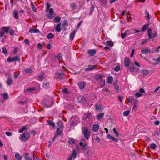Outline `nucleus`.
<instances>
[{"instance_id": "1", "label": "nucleus", "mask_w": 160, "mask_h": 160, "mask_svg": "<svg viewBox=\"0 0 160 160\" xmlns=\"http://www.w3.org/2000/svg\"><path fill=\"white\" fill-rule=\"evenodd\" d=\"M82 133L86 139L88 140L90 135V132L89 131L88 129L86 127H84L82 129Z\"/></svg>"}, {"instance_id": "2", "label": "nucleus", "mask_w": 160, "mask_h": 160, "mask_svg": "<svg viewBox=\"0 0 160 160\" xmlns=\"http://www.w3.org/2000/svg\"><path fill=\"white\" fill-rule=\"evenodd\" d=\"M30 136V134L28 132H26L21 135L20 140L23 142L26 141Z\"/></svg>"}, {"instance_id": "3", "label": "nucleus", "mask_w": 160, "mask_h": 160, "mask_svg": "<svg viewBox=\"0 0 160 160\" xmlns=\"http://www.w3.org/2000/svg\"><path fill=\"white\" fill-rule=\"evenodd\" d=\"M10 29V28L9 27L7 28L5 27H2L0 30V37H2L5 32L7 33H8Z\"/></svg>"}, {"instance_id": "4", "label": "nucleus", "mask_w": 160, "mask_h": 160, "mask_svg": "<svg viewBox=\"0 0 160 160\" xmlns=\"http://www.w3.org/2000/svg\"><path fill=\"white\" fill-rule=\"evenodd\" d=\"M80 145L81 147V148L83 150H86L88 148V146L86 144V142L85 140L83 139H82L79 142Z\"/></svg>"}, {"instance_id": "5", "label": "nucleus", "mask_w": 160, "mask_h": 160, "mask_svg": "<svg viewBox=\"0 0 160 160\" xmlns=\"http://www.w3.org/2000/svg\"><path fill=\"white\" fill-rule=\"evenodd\" d=\"M56 75L58 76V78L59 79H62L64 78L65 74L60 70H58L56 72Z\"/></svg>"}, {"instance_id": "6", "label": "nucleus", "mask_w": 160, "mask_h": 160, "mask_svg": "<svg viewBox=\"0 0 160 160\" xmlns=\"http://www.w3.org/2000/svg\"><path fill=\"white\" fill-rule=\"evenodd\" d=\"M141 52L142 54H146L150 52L153 53V51L152 50H150L149 48L147 47L141 50Z\"/></svg>"}, {"instance_id": "7", "label": "nucleus", "mask_w": 160, "mask_h": 160, "mask_svg": "<svg viewBox=\"0 0 160 160\" xmlns=\"http://www.w3.org/2000/svg\"><path fill=\"white\" fill-rule=\"evenodd\" d=\"M17 60L19 61H20L19 56H18V58H17V57H14L13 58H12L10 57H9L7 59V61L9 62H12L14 61H16Z\"/></svg>"}, {"instance_id": "8", "label": "nucleus", "mask_w": 160, "mask_h": 160, "mask_svg": "<svg viewBox=\"0 0 160 160\" xmlns=\"http://www.w3.org/2000/svg\"><path fill=\"white\" fill-rule=\"evenodd\" d=\"M78 99L79 102L83 104H85L86 103V100L85 98L82 96L78 97Z\"/></svg>"}, {"instance_id": "9", "label": "nucleus", "mask_w": 160, "mask_h": 160, "mask_svg": "<svg viewBox=\"0 0 160 160\" xmlns=\"http://www.w3.org/2000/svg\"><path fill=\"white\" fill-rule=\"evenodd\" d=\"M77 152L75 149H73L71 155L68 157L67 160H72V158L75 159L76 157Z\"/></svg>"}, {"instance_id": "10", "label": "nucleus", "mask_w": 160, "mask_h": 160, "mask_svg": "<svg viewBox=\"0 0 160 160\" xmlns=\"http://www.w3.org/2000/svg\"><path fill=\"white\" fill-rule=\"evenodd\" d=\"M97 66V65H88V67L86 68L85 70L86 71H91L95 69Z\"/></svg>"}, {"instance_id": "11", "label": "nucleus", "mask_w": 160, "mask_h": 160, "mask_svg": "<svg viewBox=\"0 0 160 160\" xmlns=\"http://www.w3.org/2000/svg\"><path fill=\"white\" fill-rule=\"evenodd\" d=\"M71 121H75V122L77 124L80 121V118L78 116H74L72 117L71 119Z\"/></svg>"}, {"instance_id": "12", "label": "nucleus", "mask_w": 160, "mask_h": 160, "mask_svg": "<svg viewBox=\"0 0 160 160\" xmlns=\"http://www.w3.org/2000/svg\"><path fill=\"white\" fill-rule=\"evenodd\" d=\"M13 82L12 80V78L10 77H8V79L6 81V83L8 86H10Z\"/></svg>"}, {"instance_id": "13", "label": "nucleus", "mask_w": 160, "mask_h": 160, "mask_svg": "<svg viewBox=\"0 0 160 160\" xmlns=\"http://www.w3.org/2000/svg\"><path fill=\"white\" fill-rule=\"evenodd\" d=\"M88 52L91 56H93L96 54V50L92 49L89 50L88 51Z\"/></svg>"}, {"instance_id": "14", "label": "nucleus", "mask_w": 160, "mask_h": 160, "mask_svg": "<svg viewBox=\"0 0 160 160\" xmlns=\"http://www.w3.org/2000/svg\"><path fill=\"white\" fill-rule=\"evenodd\" d=\"M61 23H59L58 24H57L55 27V30L58 32H60L61 30Z\"/></svg>"}, {"instance_id": "15", "label": "nucleus", "mask_w": 160, "mask_h": 160, "mask_svg": "<svg viewBox=\"0 0 160 160\" xmlns=\"http://www.w3.org/2000/svg\"><path fill=\"white\" fill-rule=\"evenodd\" d=\"M124 65L126 67H128L129 65V59L127 57H126L125 58Z\"/></svg>"}, {"instance_id": "16", "label": "nucleus", "mask_w": 160, "mask_h": 160, "mask_svg": "<svg viewBox=\"0 0 160 160\" xmlns=\"http://www.w3.org/2000/svg\"><path fill=\"white\" fill-rule=\"evenodd\" d=\"M39 31L38 29L30 28L29 29V32L30 33H38Z\"/></svg>"}, {"instance_id": "17", "label": "nucleus", "mask_w": 160, "mask_h": 160, "mask_svg": "<svg viewBox=\"0 0 160 160\" xmlns=\"http://www.w3.org/2000/svg\"><path fill=\"white\" fill-rule=\"evenodd\" d=\"M49 85V82L47 80H45L43 83V86L45 88H47Z\"/></svg>"}, {"instance_id": "18", "label": "nucleus", "mask_w": 160, "mask_h": 160, "mask_svg": "<svg viewBox=\"0 0 160 160\" xmlns=\"http://www.w3.org/2000/svg\"><path fill=\"white\" fill-rule=\"evenodd\" d=\"M99 129V125L98 124H94L93 127V131L95 132L98 131Z\"/></svg>"}, {"instance_id": "19", "label": "nucleus", "mask_w": 160, "mask_h": 160, "mask_svg": "<svg viewBox=\"0 0 160 160\" xmlns=\"http://www.w3.org/2000/svg\"><path fill=\"white\" fill-rule=\"evenodd\" d=\"M47 122L48 123V124L49 125L52 126V127L53 128H55V124L52 121L50 120H48L47 121Z\"/></svg>"}, {"instance_id": "20", "label": "nucleus", "mask_w": 160, "mask_h": 160, "mask_svg": "<svg viewBox=\"0 0 160 160\" xmlns=\"http://www.w3.org/2000/svg\"><path fill=\"white\" fill-rule=\"evenodd\" d=\"M128 32H129V30H127L124 33H121V38L122 39H124V38L127 35L128 33Z\"/></svg>"}, {"instance_id": "21", "label": "nucleus", "mask_w": 160, "mask_h": 160, "mask_svg": "<svg viewBox=\"0 0 160 160\" xmlns=\"http://www.w3.org/2000/svg\"><path fill=\"white\" fill-rule=\"evenodd\" d=\"M85 85L86 83L83 82H80L78 84V86L81 89L83 88Z\"/></svg>"}, {"instance_id": "22", "label": "nucleus", "mask_w": 160, "mask_h": 160, "mask_svg": "<svg viewBox=\"0 0 160 160\" xmlns=\"http://www.w3.org/2000/svg\"><path fill=\"white\" fill-rule=\"evenodd\" d=\"M58 128L60 129H62L63 127L62 122L61 120L59 121L58 122Z\"/></svg>"}, {"instance_id": "23", "label": "nucleus", "mask_w": 160, "mask_h": 160, "mask_svg": "<svg viewBox=\"0 0 160 160\" xmlns=\"http://www.w3.org/2000/svg\"><path fill=\"white\" fill-rule=\"evenodd\" d=\"M158 36V33L157 32H156L148 36L149 39H152L153 38H155L156 37Z\"/></svg>"}, {"instance_id": "24", "label": "nucleus", "mask_w": 160, "mask_h": 160, "mask_svg": "<svg viewBox=\"0 0 160 160\" xmlns=\"http://www.w3.org/2000/svg\"><path fill=\"white\" fill-rule=\"evenodd\" d=\"M75 33V30L73 31L70 34V39L71 41H72L74 38Z\"/></svg>"}, {"instance_id": "25", "label": "nucleus", "mask_w": 160, "mask_h": 160, "mask_svg": "<svg viewBox=\"0 0 160 160\" xmlns=\"http://www.w3.org/2000/svg\"><path fill=\"white\" fill-rule=\"evenodd\" d=\"M24 158L26 160H32V158L29 156V153L28 152L26 153L24 156Z\"/></svg>"}, {"instance_id": "26", "label": "nucleus", "mask_w": 160, "mask_h": 160, "mask_svg": "<svg viewBox=\"0 0 160 160\" xmlns=\"http://www.w3.org/2000/svg\"><path fill=\"white\" fill-rule=\"evenodd\" d=\"M141 72L142 75H143V76H145L148 74L149 73V72L147 70H143Z\"/></svg>"}, {"instance_id": "27", "label": "nucleus", "mask_w": 160, "mask_h": 160, "mask_svg": "<svg viewBox=\"0 0 160 160\" xmlns=\"http://www.w3.org/2000/svg\"><path fill=\"white\" fill-rule=\"evenodd\" d=\"M24 71L27 73H32V70L30 68H28L24 69Z\"/></svg>"}, {"instance_id": "28", "label": "nucleus", "mask_w": 160, "mask_h": 160, "mask_svg": "<svg viewBox=\"0 0 160 160\" xmlns=\"http://www.w3.org/2000/svg\"><path fill=\"white\" fill-rule=\"evenodd\" d=\"M117 81H116L114 83L113 85H114V88L116 89V91L117 92H118L119 87L117 85Z\"/></svg>"}, {"instance_id": "29", "label": "nucleus", "mask_w": 160, "mask_h": 160, "mask_svg": "<svg viewBox=\"0 0 160 160\" xmlns=\"http://www.w3.org/2000/svg\"><path fill=\"white\" fill-rule=\"evenodd\" d=\"M103 75L102 74L97 75L95 77V79L97 80H99L102 78Z\"/></svg>"}, {"instance_id": "30", "label": "nucleus", "mask_w": 160, "mask_h": 160, "mask_svg": "<svg viewBox=\"0 0 160 160\" xmlns=\"http://www.w3.org/2000/svg\"><path fill=\"white\" fill-rule=\"evenodd\" d=\"M13 15L14 17L16 19H18V12L17 10H14L13 12Z\"/></svg>"}, {"instance_id": "31", "label": "nucleus", "mask_w": 160, "mask_h": 160, "mask_svg": "<svg viewBox=\"0 0 160 160\" xmlns=\"http://www.w3.org/2000/svg\"><path fill=\"white\" fill-rule=\"evenodd\" d=\"M104 115V113H101L98 114L97 116V119L98 120L100 119L103 117Z\"/></svg>"}, {"instance_id": "32", "label": "nucleus", "mask_w": 160, "mask_h": 160, "mask_svg": "<svg viewBox=\"0 0 160 160\" xmlns=\"http://www.w3.org/2000/svg\"><path fill=\"white\" fill-rule=\"evenodd\" d=\"M61 20V19L60 17L58 16H56L54 18V20L55 21H54V22L58 23L60 22Z\"/></svg>"}, {"instance_id": "33", "label": "nucleus", "mask_w": 160, "mask_h": 160, "mask_svg": "<svg viewBox=\"0 0 160 160\" xmlns=\"http://www.w3.org/2000/svg\"><path fill=\"white\" fill-rule=\"evenodd\" d=\"M95 107L96 109L97 110H98L99 111H100V110H102V109L101 107L102 106L101 105H98L97 104H96L95 105Z\"/></svg>"}, {"instance_id": "34", "label": "nucleus", "mask_w": 160, "mask_h": 160, "mask_svg": "<svg viewBox=\"0 0 160 160\" xmlns=\"http://www.w3.org/2000/svg\"><path fill=\"white\" fill-rule=\"evenodd\" d=\"M149 27V24H146L144 25L142 28V31H144L147 29Z\"/></svg>"}, {"instance_id": "35", "label": "nucleus", "mask_w": 160, "mask_h": 160, "mask_svg": "<svg viewBox=\"0 0 160 160\" xmlns=\"http://www.w3.org/2000/svg\"><path fill=\"white\" fill-rule=\"evenodd\" d=\"M45 77V75L42 74V75L38 76L39 80L40 81H42L44 78Z\"/></svg>"}, {"instance_id": "36", "label": "nucleus", "mask_w": 160, "mask_h": 160, "mask_svg": "<svg viewBox=\"0 0 160 160\" xmlns=\"http://www.w3.org/2000/svg\"><path fill=\"white\" fill-rule=\"evenodd\" d=\"M28 128V127L26 126L23 127L21 130H19V132L21 133L25 130H26Z\"/></svg>"}, {"instance_id": "37", "label": "nucleus", "mask_w": 160, "mask_h": 160, "mask_svg": "<svg viewBox=\"0 0 160 160\" xmlns=\"http://www.w3.org/2000/svg\"><path fill=\"white\" fill-rule=\"evenodd\" d=\"M47 37L48 39H52L54 37V35L52 33H50L48 35Z\"/></svg>"}, {"instance_id": "38", "label": "nucleus", "mask_w": 160, "mask_h": 160, "mask_svg": "<svg viewBox=\"0 0 160 160\" xmlns=\"http://www.w3.org/2000/svg\"><path fill=\"white\" fill-rule=\"evenodd\" d=\"M2 95L4 99H8V93L5 92H3V93H2Z\"/></svg>"}, {"instance_id": "39", "label": "nucleus", "mask_w": 160, "mask_h": 160, "mask_svg": "<svg viewBox=\"0 0 160 160\" xmlns=\"http://www.w3.org/2000/svg\"><path fill=\"white\" fill-rule=\"evenodd\" d=\"M94 5H92L91 6L90 8V12L89 13V15H91L92 14L94 11Z\"/></svg>"}, {"instance_id": "40", "label": "nucleus", "mask_w": 160, "mask_h": 160, "mask_svg": "<svg viewBox=\"0 0 160 160\" xmlns=\"http://www.w3.org/2000/svg\"><path fill=\"white\" fill-rule=\"evenodd\" d=\"M15 157L18 160H21L22 159V157H21L20 155L18 153L15 154Z\"/></svg>"}, {"instance_id": "41", "label": "nucleus", "mask_w": 160, "mask_h": 160, "mask_svg": "<svg viewBox=\"0 0 160 160\" xmlns=\"http://www.w3.org/2000/svg\"><path fill=\"white\" fill-rule=\"evenodd\" d=\"M113 78L112 77L109 76L108 77V82L109 83H111L113 80Z\"/></svg>"}, {"instance_id": "42", "label": "nucleus", "mask_w": 160, "mask_h": 160, "mask_svg": "<svg viewBox=\"0 0 160 160\" xmlns=\"http://www.w3.org/2000/svg\"><path fill=\"white\" fill-rule=\"evenodd\" d=\"M129 112L130 111L129 110L125 111L123 112L122 114L123 115L127 116L129 114Z\"/></svg>"}, {"instance_id": "43", "label": "nucleus", "mask_w": 160, "mask_h": 160, "mask_svg": "<svg viewBox=\"0 0 160 160\" xmlns=\"http://www.w3.org/2000/svg\"><path fill=\"white\" fill-rule=\"evenodd\" d=\"M56 133H57L59 135H61L62 134L61 131L60 130V128H57Z\"/></svg>"}, {"instance_id": "44", "label": "nucleus", "mask_w": 160, "mask_h": 160, "mask_svg": "<svg viewBox=\"0 0 160 160\" xmlns=\"http://www.w3.org/2000/svg\"><path fill=\"white\" fill-rule=\"evenodd\" d=\"M106 43L107 45L110 46H112L113 45V43L111 41H108Z\"/></svg>"}, {"instance_id": "45", "label": "nucleus", "mask_w": 160, "mask_h": 160, "mask_svg": "<svg viewBox=\"0 0 160 160\" xmlns=\"http://www.w3.org/2000/svg\"><path fill=\"white\" fill-rule=\"evenodd\" d=\"M156 147V145L154 143L151 144L150 145V148L152 149H155Z\"/></svg>"}, {"instance_id": "46", "label": "nucleus", "mask_w": 160, "mask_h": 160, "mask_svg": "<svg viewBox=\"0 0 160 160\" xmlns=\"http://www.w3.org/2000/svg\"><path fill=\"white\" fill-rule=\"evenodd\" d=\"M105 80L102 79L101 81V88H102L105 85Z\"/></svg>"}, {"instance_id": "47", "label": "nucleus", "mask_w": 160, "mask_h": 160, "mask_svg": "<svg viewBox=\"0 0 160 160\" xmlns=\"http://www.w3.org/2000/svg\"><path fill=\"white\" fill-rule=\"evenodd\" d=\"M31 7H32V8L33 10V11L34 12H36V9L35 8L32 2L31 3Z\"/></svg>"}, {"instance_id": "48", "label": "nucleus", "mask_w": 160, "mask_h": 160, "mask_svg": "<svg viewBox=\"0 0 160 160\" xmlns=\"http://www.w3.org/2000/svg\"><path fill=\"white\" fill-rule=\"evenodd\" d=\"M68 142L69 143L72 144H73L75 143V141L74 139H70L68 141Z\"/></svg>"}, {"instance_id": "49", "label": "nucleus", "mask_w": 160, "mask_h": 160, "mask_svg": "<svg viewBox=\"0 0 160 160\" xmlns=\"http://www.w3.org/2000/svg\"><path fill=\"white\" fill-rule=\"evenodd\" d=\"M62 92H64L66 94H68L69 93V92L68 91L67 88H65L64 89H63L62 90Z\"/></svg>"}, {"instance_id": "50", "label": "nucleus", "mask_w": 160, "mask_h": 160, "mask_svg": "<svg viewBox=\"0 0 160 160\" xmlns=\"http://www.w3.org/2000/svg\"><path fill=\"white\" fill-rule=\"evenodd\" d=\"M113 132H114L115 134V136L116 137H118L119 134V133L116 132V130L115 128H113Z\"/></svg>"}, {"instance_id": "51", "label": "nucleus", "mask_w": 160, "mask_h": 160, "mask_svg": "<svg viewBox=\"0 0 160 160\" xmlns=\"http://www.w3.org/2000/svg\"><path fill=\"white\" fill-rule=\"evenodd\" d=\"M145 12L147 14V17H148V18H147L148 20H149L150 19V17L149 16V12L147 10L145 11Z\"/></svg>"}, {"instance_id": "52", "label": "nucleus", "mask_w": 160, "mask_h": 160, "mask_svg": "<svg viewBox=\"0 0 160 160\" xmlns=\"http://www.w3.org/2000/svg\"><path fill=\"white\" fill-rule=\"evenodd\" d=\"M68 22L67 20H64L63 22V23H62V25L64 27H65L66 26L68 25Z\"/></svg>"}, {"instance_id": "53", "label": "nucleus", "mask_w": 160, "mask_h": 160, "mask_svg": "<svg viewBox=\"0 0 160 160\" xmlns=\"http://www.w3.org/2000/svg\"><path fill=\"white\" fill-rule=\"evenodd\" d=\"M71 122H72L70 124L71 127H74L75 126L77 125L75 121H71Z\"/></svg>"}, {"instance_id": "54", "label": "nucleus", "mask_w": 160, "mask_h": 160, "mask_svg": "<svg viewBox=\"0 0 160 160\" xmlns=\"http://www.w3.org/2000/svg\"><path fill=\"white\" fill-rule=\"evenodd\" d=\"M91 116V114L90 113H88L87 114V115L85 118V120H87L88 118H90Z\"/></svg>"}, {"instance_id": "55", "label": "nucleus", "mask_w": 160, "mask_h": 160, "mask_svg": "<svg viewBox=\"0 0 160 160\" xmlns=\"http://www.w3.org/2000/svg\"><path fill=\"white\" fill-rule=\"evenodd\" d=\"M48 11H49V14H50L51 15H53L54 12L53 9L50 8L49 9Z\"/></svg>"}, {"instance_id": "56", "label": "nucleus", "mask_w": 160, "mask_h": 160, "mask_svg": "<svg viewBox=\"0 0 160 160\" xmlns=\"http://www.w3.org/2000/svg\"><path fill=\"white\" fill-rule=\"evenodd\" d=\"M35 90H36V88H35L33 87V88H29L27 90V91H28V92L31 91H34Z\"/></svg>"}, {"instance_id": "57", "label": "nucleus", "mask_w": 160, "mask_h": 160, "mask_svg": "<svg viewBox=\"0 0 160 160\" xmlns=\"http://www.w3.org/2000/svg\"><path fill=\"white\" fill-rule=\"evenodd\" d=\"M38 48L39 49H41L42 48V45L40 43H39L38 44Z\"/></svg>"}, {"instance_id": "58", "label": "nucleus", "mask_w": 160, "mask_h": 160, "mask_svg": "<svg viewBox=\"0 0 160 160\" xmlns=\"http://www.w3.org/2000/svg\"><path fill=\"white\" fill-rule=\"evenodd\" d=\"M120 69V68L119 66H117L115 68L114 70L115 71L118 72L119 70Z\"/></svg>"}, {"instance_id": "59", "label": "nucleus", "mask_w": 160, "mask_h": 160, "mask_svg": "<svg viewBox=\"0 0 160 160\" xmlns=\"http://www.w3.org/2000/svg\"><path fill=\"white\" fill-rule=\"evenodd\" d=\"M2 52L4 54H6L7 52V50H6V49L5 47H3L2 48Z\"/></svg>"}, {"instance_id": "60", "label": "nucleus", "mask_w": 160, "mask_h": 160, "mask_svg": "<svg viewBox=\"0 0 160 160\" xmlns=\"http://www.w3.org/2000/svg\"><path fill=\"white\" fill-rule=\"evenodd\" d=\"M142 96V94L138 92H137L135 94V96L137 97H139Z\"/></svg>"}, {"instance_id": "61", "label": "nucleus", "mask_w": 160, "mask_h": 160, "mask_svg": "<svg viewBox=\"0 0 160 160\" xmlns=\"http://www.w3.org/2000/svg\"><path fill=\"white\" fill-rule=\"evenodd\" d=\"M24 42L27 45H29L30 44L29 41L27 39H26L24 40Z\"/></svg>"}, {"instance_id": "62", "label": "nucleus", "mask_w": 160, "mask_h": 160, "mask_svg": "<svg viewBox=\"0 0 160 160\" xmlns=\"http://www.w3.org/2000/svg\"><path fill=\"white\" fill-rule=\"evenodd\" d=\"M129 70L131 72H134L135 69L133 67H130L129 68Z\"/></svg>"}, {"instance_id": "63", "label": "nucleus", "mask_w": 160, "mask_h": 160, "mask_svg": "<svg viewBox=\"0 0 160 160\" xmlns=\"http://www.w3.org/2000/svg\"><path fill=\"white\" fill-rule=\"evenodd\" d=\"M5 134L7 136H11L12 135V133L11 132H5Z\"/></svg>"}, {"instance_id": "64", "label": "nucleus", "mask_w": 160, "mask_h": 160, "mask_svg": "<svg viewBox=\"0 0 160 160\" xmlns=\"http://www.w3.org/2000/svg\"><path fill=\"white\" fill-rule=\"evenodd\" d=\"M139 92L141 93H144L145 92V91L142 88H140L139 89Z\"/></svg>"}]
</instances>
